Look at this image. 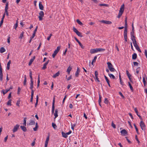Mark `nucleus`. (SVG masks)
I'll list each match as a JSON object with an SVG mask.
<instances>
[{
	"label": "nucleus",
	"mask_w": 147,
	"mask_h": 147,
	"mask_svg": "<svg viewBox=\"0 0 147 147\" xmlns=\"http://www.w3.org/2000/svg\"><path fill=\"white\" fill-rule=\"evenodd\" d=\"M39 9L41 10H43L44 9V7L42 4L41 2H40L39 4Z\"/></svg>",
	"instance_id": "obj_17"
},
{
	"label": "nucleus",
	"mask_w": 147,
	"mask_h": 147,
	"mask_svg": "<svg viewBox=\"0 0 147 147\" xmlns=\"http://www.w3.org/2000/svg\"><path fill=\"white\" fill-rule=\"evenodd\" d=\"M9 91V89H6L4 91L3 90H2L3 92V94H6L8 91Z\"/></svg>",
	"instance_id": "obj_50"
},
{
	"label": "nucleus",
	"mask_w": 147,
	"mask_h": 147,
	"mask_svg": "<svg viewBox=\"0 0 147 147\" xmlns=\"http://www.w3.org/2000/svg\"><path fill=\"white\" fill-rule=\"evenodd\" d=\"M11 99H9V100L7 102V105H10V106H11Z\"/></svg>",
	"instance_id": "obj_45"
},
{
	"label": "nucleus",
	"mask_w": 147,
	"mask_h": 147,
	"mask_svg": "<svg viewBox=\"0 0 147 147\" xmlns=\"http://www.w3.org/2000/svg\"><path fill=\"white\" fill-rule=\"evenodd\" d=\"M100 22L107 24H110L112 23L111 21L108 20H102L100 21Z\"/></svg>",
	"instance_id": "obj_5"
},
{
	"label": "nucleus",
	"mask_w": 147,
	"mask_h": 147,
	"mask_svg": "<svg viewBox=\"0 0 147 147\" xmlns=\"http://www.w3.org/2000/svg\"><path fill=\"white\" fill-rule=\"evenodd\" d=\"M60 49V47L58 46L57 47V49L55 50V51H56L57 52H58L59 51Z\"/></svg>",
	"instance_id": "obj_64"
},
{
	"label": "nucleus",
	"mask_w": 147,
	"mask_h": 147,
	"mask_svg": "<svg viewBox=\"0 0 147 147\" xmlns=\"http://www.w3.org/2000/svg\"><path fill=\"white\" fill-rule=\"evenodd\" d=\"M123 13H122V12H120V11H119V14H118V16H117V17L118 18H120L121 16Z\"/></svg>",
	"instance_id": "obj_47"
},
{
	"label": "nucleus",
	"mask_w": 147,
	"mask_h": 147,
	"mask_svg": "<svg viewBox=\"0 0 147 147\" xmlns=\"http://www.w3.org/2000/svg\"><path fill=\"white\" fill-rule=\"evenodd\" d=\"M48 64L46 63H45L44 64L43 67H42V69L44 70L47 68V65Z\"/></svg>",
	"instance_id": "obj_41"
},
{
	"label": "nucleus",
	"mask_w": 147,
	"mask_h": 147,
	"mask_svg": "<svg viewBox=\"0 0 147 147\" xmlns=\"http://www.w3.org/2000/svg\"><path fill=\"white\" fill-rule=\"evenodd\" d=\"M104 102L105 103L107 104H108L109 103V102L107 98H105Z\"/></svg>",
	"instance_id": "obj_44"
},
{
	"label": "nucleus",
	"mask_w": 147,
	"mask_h": 147,
	"mask_svg": "<svg viewBox=\"0 0 147 147\" xmlns=\"http://www.w3.org/2000/svg\"><path fill=\"white\" fill-rule=\"evenodd\" d=\"M134 126L135 127V129L136 130V132H137V134H139V131H138V128L137 127V126H136V124H134Z\"/></svg>",
	"instance_id": "obj_34"
},
{
	"label": "nucleus",
	"mask_w": 147,
	"mask_h": 147,
	"mask_svg": "<svg viewBox=\"0 0 147 147\" xmlns=\"http://www.w3.org/2000/svg\"><path fill=\"white\" fill-rule=\"evenodd\" d=\"M108 65V67L109 70L111 72H114L116 71L115 69L113 67V65L111 62H108L107 63Z\"/></svg>",
	"instance_id": "obj_2"
},
{
	"label": "nucleus",
	"mask_w": 147,
	"mask_h": 147,
	"mask_svg": "<svg viewBox=\"0 0 147 147\" xmlns=\"http://www.w3.org/2000/svg\"><path fill=\"white\" fill-rule=\"evenodd\" d=\"M8 2L6 3L5 9V11H8L7 10L8 8Z\"/></svg>",
	"instance_id": "obj_28"
},
{
	"label": "nucleus",
	"mask_w": 147,
	"mask_h": 147,
	"mask_svg": "<svg viewBox=\"0 0 147 147\" xmlns=\"http://www.w3.org/2000/svg\"><path fill=\"white\" fill-rule=\"evenodd\" d=\"M58 109H56L55 110V112L54 113V115L55 117V118H54L55 119L58 116Z\"/></svg>",
	"instance_id": "obj_13"
},
{
	"label": "nucleus",
	"mask_w": 147,
	"mask_h": 147,
	"mask_svg": "<svg viewBox=\"0 0 147 147\" xmlns=\"http://www.w3.org/2000/svg\"><path fill=\"white\" fill-rule=\"evenodd\" d=\"M128 84L129 86L130 89L131 90V92H133L134 91V89L132 86H131L130 82H128Z\"/></svg>",
	"instance_id": "obj_24"
},
{
	"label": "nucleus",
	"mask_w": 147,
	"mask_h": 147,
	"mask_svg": "<svg viewBox=\"0 0 147 147\" xmlns=\"http://www.w3.org/2000/svg\"><path fill=\"white\" fill-rule=\"evenodd\" d=\"M127 23H125L124 30V32H127Z\"/></svg>",
	"instance_id": "obj_15"
},
{
	"label": "nucleus",
	"mask_w": 147,
	"mask_h": 147,
	"mask_svg": "<svg viewBox=\"0 0 147 147\" xmlns=\"http://www.w3.org/2000/svg\"><path fill=\"white\" fill-rule=\"evenodd\" d=\"M20 100H18L17 101L16 103V105L17 106H18V107H19L20 106L19 104H20Z\"/></svg>",
	"instance_id": "obj_60"
},
{
	"label": "nucleus",
	"mask_w": 147,
	"mask_h": 147,
	"mask_svg": "<svg viewBox=\"0 0 147 147\" xmlns=\"http://www.w3.org/2000/svg\"><path fill=\"white\" fill-rule=\"evenodd\" d=\"M24 32H22L21 34H20V37H19V38H21V39H22V37H23V35H24Z\"/></svg>",
	"instance_id": "obj_59"
},
{
	"label": "nucleus",
	"mask_w": 147,
	"mask_h": 147,
	"mask_svg": "<svg viewBox=\"0 0 147 147\" xmlns=\"http://www.w3.org/2000/svg\"><path fill=\"white\" fill-rule=\"evenodd\" d=\"M20 128L22 129L23 130V131L24 132H26L27 130V129L26 127H25L24 126H21Z\"/></svg>",
	"instance_id": "obj_19"
},
{
	"label": "nucleus",
	"mask_w": 147,
	"mask_h": 147,
	"mask_svg": "<svg viewBox=\"0 0 147 147\" xmlns=\"http://www.w3.org/2000/svg\"><path fill=\"white\" fill-rule=\"evenodd\" d=\"M18 20H17L16 23L15 24V27H14V28L15 29H16L18 27Z\"/></svg>",
	"instance_id": "obj_58"
},
{
	"label": "nucleus",
	"mask_w": 147,
	"mask_h": 147,
	"mask_svg": "<svg viewBox=\"0 0 147 147\" xmlns=\"http://www.w3.org/2000/svg\"><path fill=\"white\" fill-rule=\"evenodd\" d=\"M72 69V67L69 66L67 70V71L68 73V74H69L70 71Z\"/></svg>",
	"instance_id": "obj_30"
},
{
	"label": "nucleus",
	"mask_w": 147,
	"mask_h": 147,
	"mask_svg": "<svg viewBox=\"0 0 147 147\" xmlns=\"http://www.w3.org/2000/svg\"><path fill=\"white\" fill-rule=\"evenodd\" d=\"M137 57V54L136 53H134L133 54L132 56V59H136Z\"/></svg>",
	"instance_id": "obj_26"
},
{
	"label": "nucleus",
	"mask_w": 147,
	"mask_h": 147,
	"mask_svg": "<svg viewBox=\"0 0 147 147\" xmlns=\"http://www.w3.org/2000/svg\"><path fill=\"white\" fill-rule=\"evenodd\" d=\"M134 111H135V112L137 114V115L139 117L140 119L141 120H142V117L140 115L138 114V111L137 109L136 108H135L134 109Z\"/></svg>",
	"instance_id": "obj_8"
},
{
	"label": "nucleus",
	"mask_w": 147,
	"mask_h": 147,
	"mask_svg": "<svg viewBox=\"0 0 147 147\" xmlns=\"http://www.w3.org/2000/svg\"><path fill=\"white\" fill-rule=\"evenodd\" d=\"M55 97H54L53 98V101L52 103V109L53 110H55Z\"/></svg>",
	"instance_id": "obj_14"
},
{
	"label": "nucleus",
	"mask_w": 147,
	"mask_h": 147,
	"mask_svg": "<svg viewBox=\"0 0 147 147\" xmlns=\"http://www.w3.org/2000/svg\"><path fill=\"white\" fill-rule=\"evenodd\" d=\"M76 34H77V35H78V36L81 37H82L83 36L82 35V34L81 33L79 32V31H78L76 33Z\"/></svg>",
	"instance_id": "obj_40"
},
{
	"label": "nucleus",
	"mask_w": 147,
	"mask_h": 147,
	"mask_svg": "<svg viewBox=\"0 0 147 147\" xmlns=\"http://www.w3.org/2000/svg\"><path fill=\"white\" fill-rule=\"evenodd\" d=\"M35 124V122L33 120H31L30 122L29 123V125H34Z\"/></svg>",
	"instance_id": "obj_37"
},
{
	"label": "nucleus",
	"mask_w": 147,
	"mask_h": 147,
	"mask_svg": "<svg viewBox=\"0 0 147 147\" xmlns=\"http://www.w3.org/2000/svg\"><path fill=\"white\" fill-rule=\"evenodd\" d=\"M121 133L122 135L123 136H125L127 134V131L125 129H123L121 131Z\"/></svg>",
	"instance_id": "obj_10"
},
{
	"label": "nucleus",
	"mask_w": 147,
	"mask_h": 147,
	"mask_svg": "<svg viewBox=\"0 0 147 147\" xmlns=\"http://www.w3.org/2000/svg\"><path fill=\"white\" fill-rule=\"evenodd\" d=\"M97 57L96 56H95L94 57L93 59L92 60V65L93 64V62H95L96 61V60L97 59Z\"/></svg>",
	"instance_id": "obj_49"
},
{
	"label": "nucleus",
	"mask_w": 147,
	"mask_h": 147,
	"mask_svg": "<svg viewBox=\"0 0 147 147\" xmlns=\"http://www.w3.org/2000/svg\"><path fill=\"white\" fill-rule=\"evenodd\" d=\"M105 50V49L102 48H96L92 49L90 50V53L91 54H93L98 52L101 51H104Z\"/></svg>",
	"instance_id": "obj_1"
},
{
	"label": "nucleus",
	"mask_w": 147,
	"mask_h": 147,
	"mask_svg": "<svg viewBox=\"0 0 147 147\" xmlns=\"http://www.w3.org/2000/svg\"><path fill=\"white\" fill-rule=\"evenodd\" d=\"M32 71H30V77L31 79V80H33L32 78Z\"/></svg>",
	"instance_id": "obj_56"
},
{
	"label": "nucleus",
	"mask_w": 147,
	"mask_h": 147,
	"mask_svg": "<svg viewBox=\"0 0 147 147\" xmlns=\"http://www.w3.org/2000/svg\"><path fill=\"white\" fill-rule=\"evenodd\" d=\"M58 52L56 51H55L54 52L53 54L52 55V56L53 58H55V57L57 53Z\"/></svg>",
	"instance_id": "obj_32"
},
{
	"label": "nucleus",
	"mask_w": 147,
	"mask_h": 147,
	"mask_svg": "<svg viewBox=\"0 0 147 147\" xmlns=\"http://www.w3.org/2000/svg\"><path fill=\"white\" fill-rule=\"evenodd\" d=\"M74 39L76 40L80 46L81 47L82 49L84 48V47L82 45V43L80 42V41L76 37H74Z\"/></svg>",
	"instance_id": "obj_7"
},
{
	"label": "nucleus",
	"mask_w": 147,
	"mask_h": 147,
	"mask_svg": "<svg viewBox=\"0 0 147 147\" xmlns=\"http://www.w3.org/2000/svg\"><path fill=\"white\" fill-rule=\"evenodd\" d=\"M104 77H105V78L106 82H107V83H109L110 81L109 80V79H108L107 77L105 75L104 76Z\"/></svg>",
	"instance_id": "obj_46"
},
{
	"label": "nucleus",
	"mask_w": 147,
	"mask_h": 147,
	"mask_svg": "<svg viewBox=\"0 0 147 147\" xmlns=\"http://www.w3.org/2000/svg\"><path fill=\"white\" fill-rule=\"evenodd\" d=\"M76 22L78 24L81 26H82L83 25L82 23L79 19H77L76 20Z\"/></svg>",
	"instance_id": "obj_39"
},
{
	"label": "nucleus",
	"mask_w": 147,
	"mask_h": 147,
	"mask_svg": "<svg viewBox=\"0 0 147 147\" xmlns=\"http://www.w3.org/2000/svg\"><path fill=\"white\" fill-rule=\"evenodd\" d=\"M21 89L20 87H18V89L17 94H20V91Z\"/></svg>",
	"instance_id": "obj_63"
},
{
	"label": "nucleus",
	"mask_w": 147,
	"mask_h": 147,
	"mask_svg": "<svg viewBox=\"0 0 147 147\" xmlns=\"http://www.w3.org/2000/svg\"><path fill=\"white\" fill-rule=\"evenodd\" d=\"M73 30L74 32L76 33L78 31L77 30V29L74 27H73Z\"/></svg>",
	"instance_id": "obj_52"
},
{
	"label": "nucleus",
	"mask_w": 147,
	"mask_h": 147,
	"mask_svg": "<svg viewBox=\"0 0 147 147\" xmlns=\"http://www.w3.org/2000/svg\"><path fill=\"white\" fill-rule=\"evenodd\" d=\"M108 75L110 78H112L113 79H115V76L113 74H109Z\"/></svg>",
	"instance_id": "obj_33"
},
{
	"label": "nucleus",
	"mask_w": 147,
	"mask_h": 147,
	"mask_svg": "<svg viewBox=\"0 0 147 147\" xmlns=\"http://www.w3.org/2000/svg\"><path fill=\"white\" fill-rule=\"evenodd\" d=\"M66 133H65L63 131L62 132V134L63 137L65 138H66L67 137V135L66 134Z\"/></svg>",
	"instance_id": "obj_29"
},
{
	"label": "nucleus",
	"mask_w": 147,
	"mask_h": 147,
	"mask_svg": "<svg viewBox=\"0 0 147 147\" xmlns=\"http://www.w3.org/2000/svg\"><path fill=\"white\" fill-rule=\"evenodd\" d=\"M98 101V103H99L101 107V105L100 103L101 102V96L100 95H99V98Z\"/></svg>",
	"instance_id": "obj_42"
},
{
	"label": "nucleus",
	"mask_w": 147,
	"mask_h": 147,
	"mask_svg": "<svg viewBox=\"0 0 147 147\" xmlns=\"http://www.w3.org/2000/svg\"><path fill=\"white\" fill-rule=\"evenodd\" d=\"M11 63V60H9L7 64V70H9L10 68V64Z\"/></svg>",
	"instance_id": "obj_22"
},
{
	"label": "nucleus",
	"mask_w": 147,
	"mask_h": 147,
	"mask_svg": "<svg viewBox=\"0 0 147 147\" xmlns=\"http://www.w3.org/2000/svg\"><path fill=\"white\" fill-rule=\"evenodd\" d=\"M135 139H136V140L137 141L138 144H139L140 142L137 136V135H136L135 136Z\"/></svg>",
	"instance_id": "obj_54"
},
{
	"label": "nucleus",
	"mask_w": 147,
	"mask_h": 147,
	"mask_svg": "<svg viewBox=\"0 0 147 147\" xmlns=\"http://www.w3.org/2000/svg\"><path fill=\"white\" fill-rule=\"evenodd\" d=\"M80 71V69L78 67L77 69V70L75 73V76L76 77H78V76L79 73Z\"/></svg>",
	"instance_id": "obj_12"
},
{
	"label": "nucleus",
	"mask_w": 147,
	"mask_h": 147,
	"mask_svg": "<svg viewBox=\"0 0 147 147\" xmlns=\"http://www.w3.org/2000/svg\"><path fill=\"white\" fill-rule=\"evenodd\" d=\"M76 125V124H72L71 123V129L73 130H74V127Z\"/></svg>",
	"instance_id": "obj_48"
},
{
	"label": "nucleus",
	"mask_w": 147,
	"mask_h": 147,
	"mask_svg": "<svg viewBox=\"0 0 147 147\" xmlns=\"http://www.w3.org/2000/svg\"><path fill=\"white\" fill-rule=\"evenodd\" d=\"M126 74H127L129 80L131 82H132V80L131 78V75L129 74V71L127 70L126 71Z\"/></svg>",
	"instance_id": "obj_6"
},
{
	"label": "nucleus",
	"mask_w": 147,
	"mask_h": 147,
	"mask_svg": "<svg viewBox=\"0 0 147 147\" xmlns=\"http://www.w3.org/2000/svg\"><path fill=\"white\" fill-rule=\"evenodd\" d=\"M3 78V74L2 71H0V80L1 81H2Z\"/></svg>",
	"instance_id": "obj_21"
},
{
	"label": "nucleus",
	"mask_w": 147,
	"mask_h": 147,
	"mask_svg": "<svg viewBox=\"0 0 147 147\" xmlns=\"http://www.w3.org/2000/svg\"><path fill=\"white\" fill-rule=\"evenodd\" d=\"M20 126V125L17 124L14 127L13 129L12 130V131L13 133L16 132L17 130Z\"/></svg>",
	"instance_id": "obj_4"
},
{
	"label": "nucleus",
	"mask_w": 147,
	"mask_h": 147,
	"mask_svg": "<svg viewBox=\"0 0 147 147\" xmlns=\"http://www.w3.org/2000/svg\"><path fill=\"white\" fill-rule=\"evenodd\" d=\"M99 5L100 6H105L106 7H108V5L105 4H100Z\"/></svg>",
	"instance_id": "obj_55"
},
{
	"label": "nucleus",
	"mask_w": 147,
	"mask_h": 147,
	"mask_svg": "<svg viewBox=\"0 0 147 147\" xmlns=\"http://www.w3.org/2000/svg\"><path fill=\"white\" fill-rule=\"evenodd\" d=\"M38 84H37V87H38L39 86V83L40 82V75H38Z\"/></svg>",
	"instance_id": "obj_38"
},
{
	"label": "nucleus",
	"mask_w": 147,
	"mask_h": 147,
	"mask_svg": "<svg viewBox=\"0 0 147 147\" xmlns=\"http://www.w3.org/2000/svg\"><path fill=\"white\" fill-rule=\"evenodd\" d=\"M5 49L3 47H1L0 49V52L1 53H3L5 51Z\"/></svg>",
	"instance_id": "obj_25"
},
{
	"label": "nucleus",
	"mask_w": 147,
	"mask_h": 147,
	"mask_svg": "<svg viewBox=\"0 0 147 147\" xmlns=\"http://www.w3.org/2000/svg\"><path fill=\"white\" fill-rule=\"evenodd\" d=\"M26 75L24 76V81L23 84L24 86L26 85Z\"/></svg>",
	"instance_id": "obj_35"
},
{
	"label": "nucleus",
	"mask_w": 147,
	"mask_h": 147,
	"mask_svg": "<svg viewBox=\"0 0 147 147\" xmlns=\"http://www.w3.org/2000/svg\"><path fill=\"white\" fill-rule=\"evenodd\" d=\"M34 61L33 60H32L31 59H30V61L29 63H28V65L29 66H30L31 65V64H32V62L33 61Z\"/></svg>",
	"instance_id": "obj_62"
},
{
	"label": "nucleus",
	"mask_w": 147,
	"mask_h": 147,
	"mask_svg": "<svg viewBox=\"0 0 147 147\" xmlns=\"http://www.w3.org/2000/svg\"><path fill=\"white\" fill-rule=\"evenodd\" d=\"M95 74L96 78L95 80H97V81L98 82H99L100 81L99 80V79L98 78V73L97 71H95Z\"/></svg>",
	"instance_id": "obj_9"
},
{
	"label": "nucleus",
	"mask_w": 147,
	"mask_h": 147,
	"mask_svg": "<svg viewBox=\"0 0 147 147\" xmlns=\"http://www.w3.org/2000/svg\"><path fill=\"white\" fill-rule=\"evenodd\" d=\"M35 140H36V139L35 138H34L33 140V142H32V143L31 144V146H34V145H35Z\"/></svg>",
	"instance_id": "obj_53"
},
{
	"label": "nucleus",
	"mask_w": 147,
	"mask_h": 147,
	"mask_svg": "<svg viewBox=\"0 0 147 147\" xmlns=\"http://www.w3.org/2000/svg\"><path fill=\"white\" fill-rule=\"evenodd\" d=\"M38 95H37L36 96V102L35 104V107H36L38 103Z\"/></svg>",
	"instance_id": "obj_23"
},
{
	"label": "nucleus",
	"mask_w": 147,
	"mask_h": 147,
	"mask_svg": "<svg viewBox=\"0 0 147 147\" xmlns=\"http://www.w3.org/2000/svg\"><path fill=\"white\" fill-rule=\"evenodd\" d=\"M124 9V4H123L121 6V7L120 8L119 11L120 12H121L123 13Z\"/></svg>",
	"instance_id": "obj_11"
},
{
	"label": "nucleus",
	"mask_w": 147,
	"mask_h": 147,
	"mask_svg": "<svg viewBox=\"0 0 147 147\" xmlns=\"http://www.w3.org/2000/svg\"><path fill=\"white\" fill-rule=\"evenodd\" d=\"M49 138V136H48L45 142V146H47Z\"/></svg>",
	"instance_id": "obj_16"
},
{
	"label": "nucleus",
	"mask_w": 147,
	"mask_h": 147,
	"mask_svg": "<svg viewBox=\"0 0 147 147\" xmlns=\"http://www.w3.org/2000/svg\"><path fill=\"white\" fill-rule=\"evenodd\" d=\"M143 81L144 86L145 85L146 83V81L145 80V78L144 77L143 78Z\"/></svg>",
	"instance_id": "obj_57"
},
{
	"label": "nucleus",
	"mask_w": 147,
	"mask_h": 147,
	"mask_svg": "<svg viewBox=\"0 0 147 147\" xmlns=\"http://www.w3.org/2000/svg\"><path fill=\"white\" fill-rule=\"evenodd\" d=\"M127 32H124V37L125 40V42L127 41Z\"/></svg>",
	"instance_id": "obj_18"
},
{
	"label": "nucleus",
	"mask_w": 147,
	"mask_h": 147,
	"mask_svg": "<svg viewBox=\"0 0 147 147\" xmlns=\"http://www.w3.org/2000/svg\"><path fill=\"white\" fill-rule=\"evenodd\" d=\"M112 126L114 128H116L115 125L113 123V121L112 124H111Z\"/></svg>",
	"instance_id": "obj_61"
},
{
	"label": "nucleus",
	"mask_w": 147,
	"mask_h": 147,
	"mask_svg": "<svg viewBox=\"0 0 147 147\" xmlns=\"http://www.w3.org/2000/svg\"><path fill=\"white\" fill-rule=\"evenodd\" d=\"M131 40L133 41V43L134 46H135V45H137V44L136 41V40L135 39H132Z\"/></svg>",
	"instance_id": "obj_31"
},
{
	"label": "nucleus",
	"mask_w": 147,
	"mask_h": 147,
	"mask_svg": "<svg viewBox=\"0 0 147 147\" xmlns=\"http://www.w3.org/2000/svg\"><path fill=\"white\" fill-rule=\"evenodd\" d=\"M26 117H24V122L23 123V124L24 125L26 126Z\"/></svg>",
	"instance_id": "obj_51"
},
{
	"label": "nucleus",
	"mask_w": 147,
	"mask_h": 147,
	"mask_svg": "<svg viewBox=\"0 0 147 147\" xmlns=\"http://www.w3.org/2000/svg\"><path fill=\"white\" fill-rule=\"evenodd\" d=\"M59 74H60L59 72V71H58L57 73H56L53 76V77L54 78H55L56 77L58 76Z\"/></svg>",
	"instance_id": "obj_20"
},
{
	"label": "nucleus",
	"mask_w": 147,
	"mask_h": 147,
	"mask_svg": "<svg viewBox=\"0 0 147 147\" xmlns=\"http://www.w3.org/2000/svg\"><path fill=\"white\" fill-rule=\"evenodd\" d=\"M134 46L135 47L136 50H137L139 52H141V50L138 45H135V46Z\"/></svg>",
	"instance_id": "obj_27"
},
{
	"label": "nucleus",
	"mask_w": 147,
	"mask_h": 147,
	"mask_svg": "<svg viewBox=\"0 0 147 147\" xmlns=\"http://www.w3.org/2000/svg\"><path fill=\"white\" fill-rule=\"evenodd\" d=\"M140 126L142 129L145 132V130L146 129V126L143 121H142V120H141L140 122Z\"/></svg>",
	"instance_id": "obj_3"
},
{
	"label": "nucleus",
	"mask_w": 147,
	"mask_h": 147,
	"mask_svg": "<svg viewBox=\"0 0 147 147\" xmlns=\"http://www.w3.org/2000/svg\"><path fill=\"white\" fill-rule=\"evenodd\" d=\"M52 126L53 127L54 129H55L57 128V126L55 123H52Z\"/></svg>",
	"instance_id": "obj_43"
},
{
	"label": "nucleus",
	"mask_w": 147,
	"mask_h": 147,
	"mask_svg": "<svg viewBox=\"0 0 147 147\" xmlns=\"http://www.w3.org/2000/svg\"><path fill=\"white\" fill-rule=\"evenodd\" d=\"M39 16L43 17L44 15V12L42 11H41L39 13Z\"/></svg>",
	"instance_id": "obj_36"
}]
</instances>
